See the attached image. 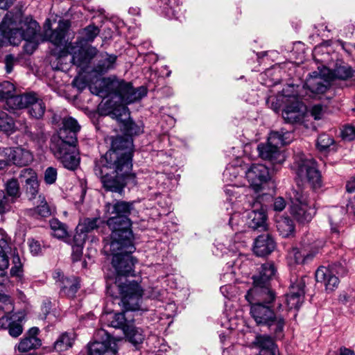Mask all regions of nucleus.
<instances>
[{
  "mask_svg": "<svg viewBox=\"0 0 355 355\" xmlns=\"http://www.w3.org/2000/svg\"><path fill=\"white\" fill-rule=\"evenodd\" d=\"M257 150L262 159H268L272 164H282L285 160L284 154L268 141L266 144H259Z\"/></svg>",
  "mask_w": 355,
  "mask_h": 355,
  "instance_id": "obj_26",
  "label": "nucleus"
},
{
  "mask_svg": "<svg viewBox=\"0 0 355 355\" xmlns=\"http://www.w3.org/2000/svg\"><path fill=\"white\" fill-rule=\"evenodd\" d=\"M133 210L134 202L116 200L105 205V214L107 218L106 223L112 231L110 238L112 239V243L110 248H117L118 239L123 238L125 245L128 244V248L132 250L128 241L129 238H133L132 223L129 218Z\"/></svg>",
  "mask_w": 355,
  "mask_h": 355,
  "instance_id": "obj_3",
  "label": "nucleus"
},
{
  "mask_svg": "<svg viewBox=\"0 0 355 355\" xmlns=\"http://www.w3.org/2000/svg\"><path fill=\"white\" fill-rule=\"evenodd\" d=\"M55 277H61L59 280V286L62 293L69 298L74 297L80 288L78 279L75 277H64L60 271L55 272Z\"/></svg>",
  "mask_w": 355,
  "mask_h": 355,
  "instance_id": "obj_27",
  "label": "nucleus"
},
{
  "mask_svg": "<svg viewBox=\"0 0 355 355\" xmlns=\"http://www.w3.org/2000/svg\"><path fill=\"white\" fill-rule=\"evenodd\" d=\"M95 340L88 346V355H112L118 351V343L121 339L111 336L105 330L101 329L94 335Z\"/></svg>",
  "mask_w": 355,
  "mask_h": 355,
  "instance_id": "obj_11",
  "label": "nucleus"
},
{
  "mask_svg": "<svg viewBox=\"0 0 355 355\" xmlns=\"http://www.w3.org/2000/svg\"><path fill=\"white\" fill-rule=\"evenodd\" d=\"M37 205L34 208L35 214L41 217H49L53 213V209L49 205L45 198L39 195L36 202Z\"/></svg>",
  "mask_w": 355,
  "mask_h": 355,
  "instance_id": "obj_41",
  "label": "nucleus"
},
{
  "mask_svg": "<svg viewBox=\"0 0 355 355\" xmlns=\"http://www.w3.org/2000/svg\"><path fill=\"white\" fill-rule=\"evenodd\" d=\"M50 148L55 157L62 162L64 168L74 170L79 165L80 158L76 144L63 143L62 141H58L57 144H51Z\"/></svg>",
  "mask_w": 355,
  "mask_h": 355,
  "instance_id": "obj_14",
  "label": "nucleus"
},
{
  "mask_svg": "<svg viewBox=\"0 0 355 355\" xmlns=\"http://www.w3.org/2000/svg\"><path fill=\"white\" fill-rule=\"evenodd\" d=\"M291 205H300L305 203L312 202L309 198L307 192L300 185L297 184L288 193Z\"/></svg>",
  "mask_w": 355,
  "mask_h": 355,
  "instance_id": "obj_35",
  "label": "nucleus"
},
{
  "mask_svg": "<svg viewBox=\"0 0 355 355\" xmlns=\"http://www.w3.org/2000/svg\"><path fill=\"white\" fill-rule=\"evenodd\" d=\"M308 277H302L291 282L290 293L286 295V304L290 309H298L304 302V287Z\"/></svg>",
  "mask_w": 355,
  "mask_h": 355,
  "instance_id": "obj_18",
  "label": "nucleus"
},
{
  "mask_svg": "<svg viewBox=\"0 0 355 355\" xmlns=\"http://www.w3.org/2000/svg\"><path fill=\"white\" fill-rule=\"evenodd\" d=\"M11 198L0 191V214H3L10 209Z\"/></svg>",
  "mask_w": 355,
  "mask_h": 355,
  "instance_id": "obj_54",
  "label": "nucleus"
},
{
  "mask_svg": "<svg viewBox=\"0 0 355 355\" xmlns=\"http://www.w3.org/2000/svg\"><path fill=\"white\" fill-rule=\"evenodd\" d=\"M8 107L10 110L24 109L28 107L30 115L35 119L43 116L46 106L38 95L33 92L19 94L8 101Z\"/></svg>",
  "mask_w": 355,
  "mask_h": 355,
  "instance_id": "obj_8",
  "label": "nucleus"
},
{
  "mask_svg": "<svg viewBox=\"0 0 355 355\" xmlns=\"http://www.w3.org/2000/svg\"><path fill=\"white\" fill-rule=\"evenodd\" d=\"M28 245L31 250V252L33 255H37L41 251V245L40 243L35 240H31L28 241Z\"/></svg>",
  "mask_w": 355,
  "mask_h": 355,
  "instance_id": "obj_59",
  "label": "nucleus"
},
{
  "mask_svg": "<svg viewBox=\"0 0 355 355\" xmlns=\"http://www.w3.org/2000/svg\"><path fill=\"white\" fill-rule=\"evenodd\" d=\"M23 318V315L19 313H6L0 318V326L2 328L8 329L15 320H20Z\"/></svg>",
  "mask_w": 355,
  "mask_h": 355,
  "instance_id": "obj_47",
  "label": "nucleus"
},
{
  "mask_svg": "<svg viewBox=\"0 0 355 355\" xmlns=\"http://www.w3.org/2000/svg\"><path fill=\"white\" fill-rule=\"evenodd\" d=\"M225 193L231 197L230 200H232L233 197L240 199L239 202L245 210L246 223L250 227L254 230L266 229L267 216L261 202L266 196H254L251 194L250 188H241L234 185L227 187Z\"/></svg>",
  "mask_w": 355,
  "mask_h": 355,
  "instance_id": "obj_4",
  "label": "nucleus"
},
{
  "mask_svg": "<svg viewBox=\"0 0 355 355\" xmlns=\"http://www.w3.org/2000/svg\"><path fill=\"white\" fill-rule=\"evenodd\" d=\"M123 238L118 239L117 248H110L112 239L110 238L104 245V250L112 255V265L116 272L115 281L107 288V293L112 295V291L117 289L121 295V302L128 309L138 308L139 302L142 296L143 291L137 282L129 281L126 276L133 275V266L136 260L131 254L135 250L132 238H129V244L132 247L130 250L125 245Z\"/></svg>",
  "mask_w": 355,
  "mask_h": 355,
  "instance_id": "obj_2",
  "label": "nucleus"
},
{
  "mask_svg": "<svg viewBox=\"0 0 355 355\" xmlns=\"http://www.w3.org/2000/svg\"><path fill=\"white\" fill-rule=\"evenodd\" d=\"M292 140V133L288 131H272L270 133L268 142L279 150L282 146L288 144Z\"/></svg>",
  "mask_w": 355,
  "mask_h": 355,
  "instance_id": "obj_34",
  "label": "nucleus"
},
{
  "mask_svg": "<svg viewBox=\"0 0 355 355\" xmlns=\"http://www.w3.org/2000/svg\"><path fill=\"white\" fill-rule=\"evenodd\" d=\"M9 261L6 253L0 250V268H8Z\"/></svg>",
  "mask_w": 355,
  "mask_h": 355,
  "instance_id": "obj_62",
  "label": "nucleus"
},
{
  "mask_svg": "<svg viewBox=\"0 0 355 355\" xmlns=\"http://www.w3.org/2000/svg\"><path fill=\"white\" fill-rule=\"evenodd\" d=\"M58 178L57 169L49 166L44 172V181L46 184H53L55 182Z\"/></svg>",
  "mask_w": 355,
  "mask_h": 355,
  "instance_id": "obj_49",
  "label": "nucleus"
},
{
  "mask_svg": "<svg viewBox=\"0 0 355 355\" xmlns=\"http://www.w3.org/2000/svg\"><path fill=\"white\" fill-rule=\"evenodd\" d=\"M73 342V338L71 335L64 333L60 336L54 343V347L57 351L62 352L70 348Z\"/></svg>",
  "mask_w": 355,
  "mask_h": 355,
  "instance_id": "obj_44",
  "label": "nucleus"
},
{
  "mask_svg": "<svg viewBox=\"0 0 355 355\" xmlns=\"http://www.w3.org/2000/svg\"><path fill=\"white\" fill-rule=\"evenodd\" d=\"M302 249H293L291 254L296 263H304L306 261L311 259L317 252L318 245L313 241L312 237L304 238L302 241Z\"/></svg>",
  "mask_w": 355,
  "mask_h": 355,
  "instance_id": "obj_20",
  "label": "nucleus"
},
{
  "mask_svg": "<svg viewBox=\"0 0 355 355\" xmlns=\"http://www.w3.org/2000/svg\"><path fill=\"white\" fill-rule=\"evenodd\" d=\"M123 333L128 340L135 345L141 343L145 338L143 330L135 326L134 320L124 329Z\"/></svg>",
  "mask_w": 355,
  "mask_h": 355,
  "instance_id": "obj_37",
  "label": "nucleus"
},
{
  "mask_svg": "<svg viewBox=\"0 0 355 355\" xmlns=\"http://www.w3.org/2000/svg\"><path fill=\"white\" fill-rule=\"evenodd\" d=\"M49 223L53 236L65 241L69 236L67 226L56 218H52Z\"/></svg>",
  "mask_w": 355,
  "mask_h": 355,
  "instance_id": "obj_38",
  "label": "nucleus"
},
{
  "mask_svg": "<svg viewBox=\"0 0 355 355\" xmlns=\"http://www.w3.org/2000/svg\"><path fill=\"white\" fill-rule=\"evenodd\" d=\"M12 263L13 266L10 270L11 275L16 277L20 276L22 272V263L21 262V259L18 254H13Z\"/></svg>",
  "mask_w": 355,
  "mask_h": 355,
  "instance_id": "obj_52",
  "label": "nucleus"
},
{
  "mask_svg": "<svg viewBox=\"0 0 355 355\" xmlns=\"http://www.w3.org/2000/svg\"><path fill=\"white\" fill-rule=\"evenodd\" d=\"M318 69L320 72L314 71L306 78L304 88L309 97L320 99L329 89L330 80L327 78L328 67L323 66L322 69L318 67Z\"/></svg>",
  "mask_w": 355,
  "mask_h": 355,
  "instance_id": "obj_13",
  "label": "nucleus"
},
{
  "mask_svg": "<svg viewBox=\"0 0 355 355\" xmlns=\"http://www.w3.org/2000/svg\"><path fill=\"white\" fill-rule=\"evenodd\" d=\"M277 228L283 237L291 236L295 230L293 220L288 217H280L277 220Z\"/></svg>",
  "mask_w": 355,
  "mask_h": 355,
  "instance_id": "obj_39",
  "label": "nucleus"
},
{
  "mask_svg": "<svg viewBox=\"0 0 355 355\" xmlns=\"http://www.w3.org/2000/svg\"><path fill=\"white\" fill-rule=\"evenodd\" d=\"M39 29L40 26L38 23L29 18H26V19L21 23L19 28L23 35V40L25 41L34 40Z\"/></svg>",
  "mask_w": 355,
  "mask_h": 355,
  "instance_id": "obj_33",
  "label": "nucleus"
},
{
  "mask_svg": "<svg viewBox=\"0 0 355 355\" xmlns=\"http://www.w3.org/2000/svg\"><path fill=\"white\" fill-rule=\"evenodd\" d=\"M132 160V139L119 137L113 140L112 148L94 167L95 174L101 178L106 191L121 195L127 184H137L135 175L131 173Z\"/></svg>",
  "mask_w": 355,
  "mask_h": 355,
  "instance_id": "obj_1",
  "label": "nucleus"
},
{
  "mask_svg": "<svg viewBox=\"0 0 355 355\" xmlns=\"http://www.w3.org/2000/svg\"><path fill=\"white\" fill-rule=\"evenodd\" d=\"M275 247V241L270 234H261L254 240L253 251L259 257H265L274 251Z\"/></svg>",
  "mask_w": 355,
  "mask_h": 355,
  "instance_id": "obj_23",
  "label": "nucleus"
},
{
  "mask_svg": "<svg viewBox=\"0 0 355 355\" xmlns=\"http://www.w3.org/2000/svg\"><path fill=\"white\" fill-rule=\"evenodd\" d=\"M276 269L272 263L261 265L258 274L253 276V287L248 291V297L254 294L261 299V294L268 296L269 300L273 298L274 293L269 288V282L275 276Z\"/></svg>",
  "mask_w": 355,
  "mask_h": 355,
  "instance_id": "obj_10",
  "label": "nucleus"
},
{
  "mask_svg": "<svg viewBox=\"0 0 355 355\" xmlns=\"http://www.w3.org/2000/svg\"><path fill=\"white\" fill-rule=\"evenodd\" d=\"M343 139L347 141H352L355 139V128L352 125H346L342 130Z\"/></svg>",
  "mask_w": 355,
  "mask_h": 355,
  "instance_id": "obj_57",
  "label": "nucleus"
},
{
  "mask_svg": "<svg viewBox=\"0 0 355 355\" xmlns=\"http://www.w3.org/2000/svg\"><path fill=\"white\" fill-rule=\"evenodd\" d=\"M19 178L25 182V184L38 178L37 173L31 168H24L19 173Z\"/></svg>",
  "mask_w": 355,
  "mask_h": 355,
  "instance_id": "obj_50",
  "label": "nucleus"
},
{
  "mask_svg": "<svg viewBox=\"0 0 355 355\" xmlns=\"http://www.w3.org/2000/svg\"><path fill=\"white\" fill-rule=\"evenodd\" d=\"M310 115L315 119H321L324 115V107L321 104H316L311 107L309 110Z\"/></svg>",
  "mask_w": 355,
  "mask_h": 355,
  "instance_id": "obj_55",
  "label": "nucleus"
},
{
  "mask_svg": "<svg viewBox=\"0 0 355 355\" xmlns=\"http://www.w3.org/2000/svg\"><path fill=\"white\" fill-rule=\"evenodd\" d=\"M6 195L11 198V202H14L21 196L19 183L16 178L8 180L5 184Z\"/></svg>",
  "mask_w": 355,
  "mask_h": 355,
  "instance_id": "obj_40",
  "label": "nucleus"
},
{
  "mask_svg": "<svg viewBox=\"0 0 355 355\" xmlns=\"http://www.w3.org/2000/svg\"><path fill=\"white\" fill-rule=\"evenodd\" d=\"M8 161L18 166H24L31 164L33 160L32 153L21 147L10 148L7 153Z\"/></svg>",
  "mask_w": 355,
  "mask_h": 355,
  "instance_id": "obj_25",
  "label": "nucleus"
},
{
  "mask_svg": "<svg viewBox=\"0 0 355 355\" xmlns=\"http://www.w3.org/2000/svg\"><path fill=\"white\" fill-rule=\"evenodd\" d=\"M26 193L29 200H34L36 198L40 190V184L38 178L35 180L25 184Z\"/></svg>",
  "mask_w": 355,
  "mask_h": 355,
  "instance_id": "obj_48",
  "label": "nucleus"
},
{
  "mask_svg": "<svg viewBox=\"0 0 355 355\" xmlns=\"http://www.w3.org/2000/svg\"><path fill=\"white\" fill-rule=\"evenodd\" d=\"M103 223V221L100 218H85L80 220L74 236H83V240L86 241L87 234L98 229Z\"/></svg>",
  "mask_w": 355,
  "mask_h": 355,
  "instance_id": "obj_29",
  "label": "nucleus"
},
{
  "mask_svg": "<svg viewBox=\"0 0 355 355\" xmlns=\"http://www.w3.org/2000/svg\"><path fill=\"white\" fill-rule=\"evenodd\" d=\"M69 25V21H60L56 29L45 31V40L51 42L55 46L62 45Z\"/></svg>",
  "mask_w": 355,
  "mask_h": 355,
  "instance_id": "obj_28",
  "label": "nucleus"
},
{
  "mask_svg": "<svg viewBox=\"0 0 355 355\" xmlns=\"http://www.w3.org/2000/svg\"><path fill=\"white\" fill-rule=\"evenodd\" d=\"M62 127L58 131V136L51 139V144H57L58 141L63 143L77 144V132L80 130V126L78 121L71 116L64 117L62 119Z\"/></svg>",
  "mask_w": 355,
  "mask_h": 355,
  "instance_id": "obj_17",
  "label": "nucleus"
},
{
  "mask_svg": "<svg viewBox=\"0 0 355 355\" xmlns=\"http://www.w3.org/2000/svg\"><path fill=\"white\" fill-rule=\"evenodd\" d=\"M304 105L297 100L293 105L286 106L282 112V116L287 123L299 122L302 119V109Z\"/></svg>",
  "mask_w": 355,
  "mask_h": 355,
  "instance_id": "obj_31",
  "label": "nucleus"
},
{
  "mask_svg": "<svg viewBox=\"0 0 355 355\" xmlns=\"http://www.w3.org/2000/svg\"><path fill=\"white\" fill-rule=\"evenodd\" d=\"M245 177L256 192L261 190L270 178L268 167L261 164H252L245 171Z\"/></svg>",
  "mask_w": 355,
  "mask_h": 355,
  "instance_id": "obj_16",
  "label": "nucleus"
},
{
  "mask_svg": "<svg viewBox=\"0 0 355 355\" xmlns=\"http://www.w3.org/2000/svg\"><path fill=\"white\" fill-rule=\"evenodd\" d=\"M0 130L9 134L15 130L13 119L1 110H0Z\"/></svg>",
  "mask_w": 355,
  "mask_h": 355,
  "instance_id": "obj_43",
  "label": "nucleus"
},
{
  "mask_svg": "<svg viewBox=\"0 0 355 355\" xmlns=\"http://www.w3.org/2000/svg\"><path fill=\"white\" fill-rule=\"evenodd\" d=\"M286 207V201L282 197H277L274 200L273 207L274 210L277 211H282Z\"/></svg>",
  "mask_w": 355,
  "mask_h": 355,
  "instance_id": "obj_58",
  "label": "nucleus"
},
{
  "mask_svg": "<svg viewBox=\"0 0 355 355\" xmlns=\"http://www.w3.org/2000/svg\"><path fill=\"white\" fill-rule=\"evenodd\" d=\"M14 309L13 304L11 299L6 295H0V310H2L5 313L12 312Z\"/></svg>",
  "mask_w": 355,
  "mask_h": 355,
  "instance_id": "obj_53",
  "label": "nucleus"
},
{
  "mask_svg": "<svg viewBox=\"0 0 355 355\" xmlns=\"http://www.w3.org/2000/svg\"><path fill=\"white\" fill-rule=\"evenodd\" d=\"M23 318L20 320H15V322L8 328V332L11 336L16 338L21 334L23 328L21 324V322Z\"/></svg>",
  "mask_w": 355,
  "mask_h": 355,
  "instance_id": "obj_56",
  "label": "nucleus"
},
{
  "mask_svg": "<svg viewBox=\"0 0 355 355\" xmlns=\"http://www.w3.org/2000/svg\"><path fill=\"white\" fill-rule=\"evenodd\" d=\"M164 294V291L157 288H152L149 296L153 299H159Z\"/></svg>",
  "mask_w": 355,
  "mask_h": 355,
  "instance_id": "obj_64",
  "label": "nucleus"
},
{
  "mask_svg": "<svg viewBox=\"0 0 355 355\" xmlns=\"http://www.w3.org/2000/svg\"><path fill=\"white\" fill-rule=\"evenodd\" d=\"M251 347L259 350V355H279L276 345L268 336L257 335Z\"/></svg>",
  "mask_w": 355,
  "mask_h": 355,
  "instance_id": "obj_22",
  "label": "nucleus"
},
{
  "mask_svg": "<svg viewBox=\"0 0 355 355\" xmlns=\"http://www.w3.org/2000/svg\"><path fill=\"white\" fill-rule=\"evenodd\" d=\"M261 295V299H259L254 294L249 297L248 293L245 295L246 300L251 304L250 315L257 325L267 326L279 336L283 331L284 321L283 318L276 317L272 309L271 304L275 300V295L271 300H269L266 295Z\"/></svg>",
  "mask_w": 355,
  "mask_h": 355,
  "instance_id": "obj_5",
  "label": "nucleus"
},
{
  "mask_svg": "<svg viewBox=\"0 0 355 355\" xmlns=\"http://www.w3.org/2000/svg\"><path fill=\"white\" fill-rule=\"evenodd\" d=\"M36 46L37 44L34 40L26 41L24 50L27 53L31 54L36 48Z\"/></svg>",
  "mask_w": 355,
  "mask_h": 355,
  "instance_id": "obj_63",
  "label": "nucleus"
},
{
  "mask_svg": "<svg viewBox=\"0 0 355 355\" xmlns=\"http://www.w3.org/2000/svg\"><path fill=\"white\" fill-rule=\"evenodd\" d=\"M109 116L112 119H116L119 123L120 127L127 135L125 137L119 136L116 137H110L109 139L112 142L117 138L122 137L123 139H130L133 143L130 136L139 135L142 132L143 130L141 126L137 125L130 118V112L127 106L123 104L116 105L113 108L112 112L109 113Z\"/></svg>",
  "mask_w": 355,
  "mask_h": 355,
  "instance_id": "obj_12",
  "label": "nucleus"
},
{
  "mask_svg": "<svg viewBox=\"0 0 355 355\" xmlns=\"http://www.w3.org/2000/svg\"><path fill=\"white\" fill-rule=\"evenodd\" d=\"M15 88L13 84L8 81H4L0 83V101L6 99V105L8 106V101L16 97L17 95H14Z\"/></svg>",
  "mask_w": 355,
  "mask_h": 355,
  "instance_id": "obj_46",
  "label": "nucleus"
},
{
  "mask_svg": "<svg viewBox=\"0 0 355 355\" xmlns=\"http://www.w3.org/2000/svg\"><path fill=\"white\" fill-rule=\"evenodd\" d=\"M15 58L12 55H8L6 56L5 64L6 70L8 73H10L13 68Z\"/></svg>",
  "mask_w": 355,
  "mask_h": 355,
  "instance_id": "obj_60",
  "label": "nucleus"
},
{
  "mask_svg": "<svg viewBox=\"0 0 355 355\" xmlns=\"http://www.w3.org/2000/svg\"><path fill=\"white\" fill-rule=\"evenodd\" d=\"M83 236H74L72 243L71 258L73 262L80 260L83 255V248L85 241L83 240Z\"/></svg>",
  "mask_w": 355,
  "mask_h": 355,
  "instance_id": "obj_42",
  "label": "nucleus"
},
{
  "mask_svg": "<svg viewBox=\"0 0 355 355\" xmlns=\"http://www.w3.org/2000/svg\"><path fill=\"white\" fill-rule=\"evenodd\" d=\"M294 166L296 173L302 180H306L313 188L321 186V175L316 167L315 162L306 157L303 153L294 156Z\"/></svg>",
  "mask_w": 355,
  "mask_h": 355,
  "instance_id": "obj_9",
  "label": "nucleus"
},
{
  "mask_svg": "<svg viewBox=\"0 0 355 355\" xmlns=\"http://www.w3.org/2000/svg\"><path fill=\"white\" fill-rule=\"evenodd\" d=\"M41 345V340L37 337H24L19 343L20 352H28Z\"/></svg>",
  "mask_w": 355,
  "mask_h": 355,
  "instance_id": "obj_45",
  "label": "nucleus"
},
{
  "mask_svg": "<svg viewBox=\"0 0 355 355\" xmlns=\"http://www.w3.org/2000/svg\"><path fill=\"white\" fill-rule=\"evenodd\" d=\"M115 300H118L119 305H121V304H122V306L125 309V311L107 314L105 315L106 320L109 326L116 329H121L123 331L124 329H125V327H127V326L134 320L133 315L129 311L139 310L140 302H139L138 308L132 309H128L125 306L123 303L121 302V295H120V298L116 297ZM139 301H141V300Z\"/></svg>",
  "mask_w": 355,
  "mask_h": 355,
  "instance_id": "obj_19",
  "label": "nucleus"
},
{
  "mask_svg": "<svg viewBox=\"0 0 355 355\" xmlns=\"http://www.w3.org/2000/svg\"><path fill=\"white\" fill-rule=\"evenodd\" d=\"M346 272L345 268L340 263H335L328 267L321 266L315 272V279L324 284L327 291H334L339 284L337 275H343Z\"/></svg>",
  "mask_w": 355,
  "mask_h": 355,
  "instance_id": "obj_15",
  "label": "nucleus"
},
{
  "mask_svg": "<svg viewBox=\"0 0 355 355\" xmlns=\"http://www.w3.org/2000/svg\"><path fill=\"white\" fill-rule=\"evenodd\" d=\"M0 33L12 45H17L23 40L19 28L10 26L7 24L6 19H4L0 24Z\"/></svg>",
  "mask_w": 355,
  "mask_h": 355,
  "instance_id": "obj_30",
  "label": "nucleus"
},
{
  "mask_svg": "<svg viewBox=\"0 0 355 355\" xmlns=\"http://www.w3.org/2000/svg\"><path fill=\"white\" fill-rule=\"evenodd\" d=\"M101 83L106 87L108 92L114 94L121 103L125 104L138 101L147 94V90L144 87L135 89L130 83L115 77L103 78Z\"/></svg>",
  "mask_w": 355,
  "mask_h": 355,
  "instance_id": "obj_7",
  "label": "nucleus"
},
{
  "mask_svg": "<svg viewBox=\"0 0 355 355\" xmlns=\"http://www.w3.org/2000/svg\"><path fill=\"white\" fill-rule=\"evenodd\" d=\"M334 143V139L326 134L320 135L317 140V147L320 150H324Z\"/></svg>",
  "mask_w": 355,
  "mask_h": 355,
  "instance_id": "obj_51",
  "label": "nucleus"
},
{
  "mask_svg": "<svg viewBox=\"0 0 355 355\" xmlns=\"http://www.w3.org/2000/svg\"><path fill=\"white\" fill-rule=\"evenodd\" d=\"M327 78L330 80L334 79L346 80L352 76V70L347 64H336L334 69H330L327 72Z\"/></svg>",
  "mask_w": 355,
  "mask_h": 355,
  "instance_id": "obj_36",
  "label": "nucleus"
},
{
  "mask_svg": "<svg viewBox=\"0 0 355 355\" xmlns=\"http://www.w3.org/2000/svg\"><path fill=\"white\" fill-rule=\"evenodd\" d=\"M345 210L342 207H333L328 211V218L333 233L339 234L343 224Z\"/></svg>",
  "mask_w": 355,
  "mask_h": 355,
  "instance_id": "obj_32",
  "label": "nucleus"
},
{
  "mask_svg": "<svg viewBox=\"0 0 355 355\" xmlns=\"http://www.w3.org/2000/svg\"><path fill=\"white\" fill-rule=\"evenodd\" d=\"M236 171L237 168L233 167L232 166H230L227 167L224 171L223 177L227 180H232L230 176L232 175H234V178H235L236 177Z\"/></svg>",
  "mask_w": 355,
  "mask_h": 355,
  "instance_id": "obj_61",
  "label": "nucleus"
},
{
  "mask_svg": "<svg viewBox=\"0 0 355 355\" xmlns=\"http://www.w3.org/2000/svg\"><path fill=\"white\" fill-rule=\"evenodd\" d=\"M96 63L93 67V71L98 75H103L114 68L117 56L107 52L97 53Z\"/></svg>",
  "mask_w": 355,
  "mask_h": 355,
  "instance_id": "obj_24",
  "label": "nucleus"
},
{
  "mask_svg": "<svg viewBox=\"0 0 355 355\" xmlns=\"http://www.w3.org/2000/svg\"><path fill=\"white\" fill-rule=\"evenodd\" d=\"M290 209L295 219L302 224L309 223L316 213L313 202L300 205H291Z\"/></svg>",
  "mask_w": 355,
  "mask_h": 355,
  "instance_id": "obj_21",
  "label": "nucleus"
},
{
  "mask_svg": "<svg viewBox=\"0 0 355 355\" xmlns=\"http://www.w3.org/2000/svg\"><path fill=\"white\" fill-rule=\"evenodd\" d=\"M99 33L97 26L89 25L82 30L75 44L70 43L67 46V51L72 55L71 60L74 64L84 68L96 57L98 52L97 49L87 43L92 42Z\"/></svg>",
  "mask_w": 355,
  "mask_h": 355,
  "instance_id": "obj_6",
  "label": "nucleus"
}]
</instances>
